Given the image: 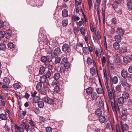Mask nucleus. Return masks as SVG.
Listing matches in <instances>:
<instances>
[{
	"mask_svg": "<svg viewBox=\"0 0 132 132\" xmlns=\"http://www.w3.org/2000/svg\"><path fill=\"white\" fill-rule=\"evenodd\" d=\"M59 85V81L56 80H53L51 84V85L53 87L55 86H58Z\"/></svg>",
	"mask_w": 132,
	"mask_h": 132,
	"instance_id": "nucleus-23",
	"label": "nucleus"
},
{
	"mask_svg": "<svg viewBox=\"0 0 132 132\" xmlns=\"http://www.w3.org/2000/svg\"><path fill=\"white\" fill-rule=\"evenodd\" d=\"M14 44L10 42L7 44V46L9 48L12 49L14 47Z\"/></svg>",
	"mask_w": 132,
	"mask_h": 132,
	"instance_id": "nucleus-42",
	"label": "nucleus"
},
{
	"mask_svg": "<svg viewBox=\"0 0 132 132\" xmlns=\"http://www.w3.org/2000/svg\"><path fill=\"white\" fill-rule=\"evenodd\" d=\"M61 51V50L59 47L56 48L54 52V55L55 56L58 55Z\"/></svg>",
	"mask_w": 132,
	"mask_h": 132,
	"instance_id": "nucleus-14",
	"label": "nucleus"
},
{
	"mask_svg": "<svg viewBox=\"0 0 132 132\" xmlns=\"http://www.w3.org/2000/svg\"><path fill=\"white\" fill-rule=\"evenodd\" d=\"M50 59V57L48 56H43L41 57V61L43 63H45V66L48 65L49 63V60Z\"/></svg>",
	"mask_w": 132,
	"mask_h": 132,
	"instance_id": "nucleus-3",
	"label": "nucleus"
},
{
	"mask_svg": "<svg viewBox=\"0 0 132 132\" xmlns=\"http://www.w3.org/2000/svg\"><path fill=\"white\" fill-rule=\"evenodd\" d=\"M114 39L116 42L119 43L121 42L122 38L120 35H117L115 36Z\"/></svg>",
	"mask_w": 132,
	"mask_h": 132,
	"instance_id": "nucleus-18",
	"label": "nucleus"
},
{
	"mask_svg": "<svg viewBox=\"0 0 132 132\" xmlns=\"http://www.w3.org/2000/svg\"><path fill=\"white\" fill-rule=\"evenodd\" d=\"M95 53L96 56L98 58H100L101 57V55L100 51L99 49H96Z\"/></svg>",
	"mask_w": 132,
	"mask_h": 132,
	"instance_id": "nucleus-40",
	"label": "nucleus"
},
{
	"mask_svg": "<svg viewBox=\"0 0 132 132\" xmlns=\"http://www.w3.org/2000/svg\"><path fill=\"white\" fill-rule=\"evenodd\" d=\"M6 48V47L4 43H0V50L4 51Z\"/></svg>",
	"mask_w": 132,
	"mask_h": 132,
	"instance_id": "nucleus-28",
	"label": "nucleus"
},
{
	"mask_svg": "<svg viewBox=\"0 0 132 132\" xmlns=\"http://www.w3.org/2000/svg\"><path fill=\"white\" fill-rule=\"evenodd\" d=\"M40 99V98L39 96H36L33 98V101L34 103H37L39 101Z\"/></svg>",
	"mask_w": 132,
	"mask_h": 132,
	"instance_id": "nucleus-41",
	"label": "nucleus"
},
{
	"mask_svg": "<svg viewBox=\"0 0 132 132\" xmlns=\"http://www.w3.org/2000/svg\"><path fill=\"white\" fill-rule=\"evenodd\" d=\"M123 87H124V88L126 91L128 92H129L130 91V90L131 89V86L128 84L127 85H125V86Z\"/></svg>",
	"mask_w": 132,
	"mask_h": 132,
	"instance_id": "nucleus-25",
	"label": "nucleus"
},
{
	"mask_svg": "<svg viewBox=\"0 0 132 132\" xmlns=\"http://www.w3.org/2000/svg\"><path fill=\"white\" fill-rule=\"evenodd\" d=\"M61 60V58L59 57H57L55 58V63L56 64H57L60 62Z\"/></svg>",
	"mask_w": 132,
	"mask_h": 132,
	"instance_id": "nucleus-61",
	"label": "nucleus"
},
{
	"mask_svg": "<svg viewBox=\"0 0 132 132\" xmlns=\"http://www.w3.org/2000/svg\"><path fill=\"white\" fill-rule=\"evenodd\" d=\"M69 48V46L66 43L64 44L63 45L62 47V50L63 51H67Z\"/></svg>",
	"mask_w": 132,
	"mask_h": 132,
	"instance_id": "nucleus-13",
	"label": "nucleus"
},
{
	"mask_svg": "<svg viewBox=\"0 0 132 132\" xmlns=\"http://www.w3.org/2000/svg\"><path fill=\"white\" fill-rule=\"evenodd\" d=\"M11 127L13 132H15L16 130L18 132H24V131L22 127L19 126L16 124H15L14 126H12Z\"/></svg>",
	"mask_w": 132,
	"mask_h": 132,
	"instance_id": "nucleus-2",
	"label": "nucleus"
},
{
	"mask_svg": "<svg viewBox=\"0 0 132 132\" xmlns=\"http://www.w3.org/2000/svg\"><path fill=\"white\" fill-rule=\"evenodd\" d=\"M90 73L92 76H94L95 75L96 73L95 70V68L92 67L90 68Z\"/></svg>",
	"mask_w": 132,
	"mask_h": 132,
	"instance_id": "nucleus-49",
	"label": "nucleus"
},
{
	"mask_svg": "<svg viewBox=\"0 0 132 132\" xmlns=\"http://www.w3.org/2000/svg\"><path fill=\"white\" fill-rule=\"evenodd\" d=\"M4 22L2 21H0V28L2 29V31H4L5 26L4 25Z\"/></svg>",
	"mask_w": 132,
	"mask_h": 132,
	"instance_id": "nucleus-34",
	"label": "nucleus"
},
{
	"mask_svg": "<svg viewBox=\"0 0 132 132\" xmlns=\"http://www.w3.org/2000/svg\"><path fill=\"white\" fill-rule=\"evenodd\" d=\"M118 81V78L117 76H114L112 79V82L114 84H117Z\"/></svg>",
	"mask_w": 132,
	"mask_h": 132,
	"instance_id": "nucleus-38",
	"label": "nucleus"
},
{
	"mask_svg": "<svg viewBox=\"0 0 132 132\" xmlns=\"http://www.w3.org/2000/svg\"><path fill=\"white\" fill-rule=\"evenodd\" d=\"M21 126L23 129H26V131H28L30 129V126L24 122L21 123Z\"/></svg>",
	"mask_w": 132,
	"mask_h": 132,
	"instance_id": "nucleus-5",
	"label": "nucleus"
},
{
	"mask_svg": "<svg viewBox=\"0 0 132 132\" xmlns=\"http://www.w3.org/2000/svg\"><path fill=\"white\" fill-rule=\"evenodd\" d=\"M45 71V68L44 67H41L39 69V74L41 75H42L44 73Z\"/></svg>",
	"mask_w": 132,
	"mask_h": 132,
	"instance_id": "nucleus-24",
	"label": "nucleus"
},
{
	"mask_svg": "<svg viewBox=\"0 0 132 132\" xmlns=\"http://www.w3.org/2000/svg\"><path fill=\"white\" fill-rule=\"evenodd\" d=\"M112 91L108 92V98L109 103L111 105L112 109L115 114V116H117V111H119L118 104L117 102H113V99Z\"/></svg>",
	"mask_w": 132,
	"mask_h": 132,
	"instance_id": "nucleus-1",
	"label": "nucleus"
},
{
	"mask_svg": "<svg viewBox=\"0 0 132 132\" xmlns=\"http://www.w3.org/2000/svg\"><path fill=\"white\" fill-rule=\"evenodd\" d=\"M96 91L98 94H102L103 92V89L101 88H99L96 89Z\"/></svg>",
	"mask_w": 132,
	"mask_h": 132,
	"instance_id": "nucleus-45",
	"label": "nucleus"
},
{
	"mask_svg": "<svg viewBox=\"0 0 132 132\" xmlns=\"http://www.w3.org/2000/svg\"><path fill=\"white\" fill-rule=\"evenodd\" d=\"M42 83L40 82L38 83L36 86V88L37 90H40L42 88Z\"/></svg>",
	"mask_w": 132,
	"mask_h": 132,
	"instance_id": "nucleus-31",
	"label": "nucleus"
},
{
	"mask_svg": "<svg viewBox=\"0 0 132 132\" xmlns=\"http://www.w3.org/2000/svg\"><path fill=\"white\" fill-rule=\"evenodd\" d=\"M47 78L45 75L42 76L40 79V82L42 84L45 83L46 82Z\"/></svg>",
	"mask_w": 132,
	"mask_h": 132,
	"instance_id": "nucleus-27",
	"label": "nucleus"
},
{
	"mask_svg": "<svg viewBox=\"0 0 132 132\" xmlns=\"http://www.w3.org/2000/svg\"><path fill=\"white\" fill-rule=\"evenodd\" d=\"M109 81H105V84L107 92L112 91L110 90L108 86Z\"/></svg>",
	"mask_w": 132,
	"mask_h": 132,
	"instance_id": "nucleus-57",
	"label": "nucleus"
},
{
	"mask_svg": "<svg viewBox=\"0 0 132 132\" xmlns=\"http://www.w3.org/2000/svg\"><path fill=\"white\" fill-rule=\"evenodd\" d=\"M128 114L126 110H123L122 111V114L121 115V119L123 121H126L127 120V116Z\"/></svg>",
	"mask_w": 132,
	"mask_h": 132,
	"instance_id": "nucleus-4",
	"label": "nucleus"
},
{
	"mask_svg": "<svg viewBox=\"0 0 132 132\" xmlns=\"http://www.w3.org/2000/svg\"><path fill=\"white\" fill-rule=\"evenodd\" d=\"M96 115L99 117L101 116L102 113V111L101 109H97L95 112Z\"/></svg>",
	"mask_w": 132,
	"mask_h": 132,
	"instance_id": "nucleus-20",
	"label": "nucleus"
},
{
	"mask_svg": "<svg viewBox=\"0 0 132 132\" xmlns=\"http://www.w3.org/2000/svg\"><path fill=\"white\" fill-rule=\"evenodd\" d=\"M98 120L99 122L101 124L105 123L106 120L105 117L102 116L99 117Z\"/></svg>",
	"mask_w": 132,
	"mask_h": 132,
	"instance_id": "nucleus-10",
	"label": "nucleus"
},
{
	"mask_svg": "<svg viewBox=\"0 0 132 132\" xmlns=\"http://www.w3.org/2000/svg\"><path fill=\"white\" fill-rule=\"evenodd\" d=\"M31 96L33 98L35 97L36 96H38L37 95V93L36 91H32L31 92Z\"/></svg>",
	"mask_w": 132,
	"mask_h": 132,
	"instance_id": "nucleus-54",
	"label": "nucleus"
},
{
	"mask_svg": "<svg viewBox=\"0 0 132 132\" xmlns=\"http://www.w3.org/2000/svg\"><path fill=\"white\" fill-rule=\"evenodd\" d=\"M11 31L6 32L4 34V36L7 39H9L11 37Z\"/></svg>",
	"mask_w": 132,
	"mask_h": 132,
	"instance_id": "nucleus-21",
	"label": "nucleus"
},
{
	"mask_svg": "<svg viewBox=\"0 0 132 132\" xmlns=\"http://www.w3.org/2000/svg\"><path fill=\"white\" fill-rule=\"evenodd\" d=\"M103 74L104 78L105 79V81H109V77L107 75V72H108L107 70L106 69V68L104 69L103 70Z\"/></svg>",
	"mask_w": 132,
	"mask_h": 132,
	"instance_id": "nucleus-8",
	"label": "nucleus"
},
{
	"mask_svg": "<svg viewBox=\"0 0 132 132\" xmlns=\"http://www.w3.org/2000/svg\"><path fill=\"white\" fill-rule=\"evenodd\" d=\"M99 107L101 109H103L104 108V102L102 100L99 102Z\"/></svg>",
	"mask_w": 132,
	"mask_h": 132,
	"instance_id": "nucleus-33",
	"label": "nucleus"
},
{
	"mask_svg": "<svg viewBox=\"0 0 132 132\" xmlns=\"http://www.w3.org/2000/svg\"><path fill=\"white\" fill-rule=\"evenodd\" d=\"M31 96L33 98L35 97L36 96H38L37 95V93L36 91H32L31 92Z\"/></svg>",
	"mask_w": 132,
	"mask_h": 132,
	"instance_id": "nucleus-55",
	"label": "nucleus"
},
{
	"mask_svg": "<svg viewBox=\"0 0 132 132\" xmlns=\"http://www.w3.org/2000/svg\"><path fill=\"white\" fill-rule=\"evenodd\" d=\"M29 121V124H30L31 126L33 127L36 126V123L32 119H31Z\"/></svg>",
	"mask_w": 132,
	"mask_h": 132,
	"instance_id": "nucleus-51",
	"label": "nucleus"
},
{
	"mask_svg": "<svg viewBox=\"0 0 132 132\" xmlns=\"http://www.w3.org/2000/svg\"><path fill=\"white\" fill-rule=\"evenodd\" d=\"M121 73L122 77H123L122 78H126L128 76V75L127 71L124 69L122 70L121 72Z\"/></svg>",
	"mask_w": 132,
	"mask_h": 132,
	"instance_id": "nucleus-6",
	"label": "nucleus"
},
{
	"mask_svg": "<svg viewBox=\"0 0 132 132\" xmlns=\"http://www.w3.org/2000/svg\"><path fill=\"white\" fill-rule=\"evenodd\" d=\"M47 102L50 104H53L54 103V101L53 99L48 98L47 101Z\"/></svg>",
	"mask_w": 132,
	"mask_h": 132,
	"instance_id": "nucleus-56",
	"label": "nucleus"
},
{
	"mask_svg": "<svg viewBox=\"0 0 132 132\" xmlns=\"http://www.w3.org/2000/svg\"><path fill=\"white\" fill-rule=\"evenodd\" d=\"M120 124L122 130H125V131H127L129 129V126L127 124H123L122 122H121Z\"/></svg>",
	"mask_w": 132,
	"mask_h": 132,
	"instance_id": "nucleus-9",
	"label": "nucleus"
},
{
	"mask_svg": "<svg viewBox=\"0 0 132 132\" xmlns=\"http://www.w3.org/2000/svg\"><path fill=\"white\" fill-rule=\"evenodd\" d=\"M116 91L118 93L120 92L121 90V86L120 85H118L116 87Z\"/></svg>",
	"mask_w": 132,
	"mask_h": 132,
	"instance_id": "nucleus-44",
	"label": "nucleus"
},
{
	"mask_svg": "<svg viewBox=\"0 0 132 132\" xmlns=\"http://www.w3.org/2000/svg\"><path fill=\"white\" fill-rule=\"evenodd\" d=\"M31 96L33 98L35 97L36 96H38L37 95V93L36 91H32L31 92Z\"/></svg>",
	"mask_w": 132,
	"mask_h": 132,
	"instance_id": "nucleus-53",
	"label": "nucleus"
},
{
	"mask_svg": "<svg viewBox=\"0 0 132 132\" xmlns=\"http://www.w3.org/2000/svg\"><path fill=\"white\" fill-rule=\"evenodd\" d=\"M66 69L64 65H62L60 67V72L61 73H63L65 72Z\"/></svg>",
	"mask_w": 132,
	"mask_h": 132,
	"instance_id": "nucleus-46",
	"label": "nucleus"
},
{
	"mask_svg": "<svg viewBox=\"0 0 132 132\" xmlns=\"http://www.w3.org/2000/svg\"><path fill=\"white\" fill-rule=\"evenodd\" d=\"M92 99L96 101L98 97V95L96 92H93L91 95Z\"/></svg>",
	"mask_w": 132,
	"mask_h": 132,
	"instance_id": "nucleus-17",
	"label": "nucleus"
},
{
	"mask_svg": "<svg viewBox=\"0 0 132 132\" xmlns=\"http://www.w3.org/2000/svg\"><path fill=\"white\" fill-rule=\"evenodd\" d=\"M93 61L90 57H88L87 58V63L88 65H90L91 64Z\"/></svg>",
	"mask_w": 132,
	"mask_h": 132,
	"instance_id": "nucleus-63",
	"label": "nucleus"
},
{
	"mask_svg": "<svg viewBox=\"0 0 132 132\" xmlns=\"http://www.w3.org/2000/svg\"><path fill=\"white\" fill-rule=\"evenodd\" d=\"M93 91L92 88L90 87L87 88L86 90V93L88 95L92 94Z\"/></svg>",
	"mask_w": 132,
	"mask_h": 132,
	"instance_id": "nucleus-29",
	"label": "nucleus"
},
{
	"mask_svg": "<svg viewBox=\"0 0 132 132\" xmlns=\"http://www.w3.org/2000/svg\"><path fill=\"white\" fill-rule=\"evenodd\" d=\"M114 48L116 50H118L120 48V44L118 42H116L113 44Z\"/></svg>",
	"mask_w": 132,
	"mask_h": 132,
	"instance_id": "nucleus-19",
	"label": "nucleus"
},
{
	"mask_svg": "<svg viewBox=\"0 0 132 132\" xmlns=\"http://www.w3.org/2000/svg\"><path fill=\"white\" fill-rule=\"evenodd\" d=\"M0 118L3 120H5L7 119L6 115L4 114H2L0 115Z\"/></svg>",
	"mask_w": 132,
	"mask_h": 132,
	"instance_id": "nucleus-60",
	"label": "nucleus"
},
{
	"mask_svg": "<svg viewBox=\"0 0 132 132\" xmlns=\"http://www.w3.org/2000/svg\"><path fill=\"white\" fill-rule=\"evenodd\" d=\"M60 75L59 73H55L54 75V78L56 80H57L60 78Z\"/></svg>",
	"mask_w": 132,
	"mask_h": 132,
	"instance_id": "nucleus-35",
	"label": "nucleus"
},
{
	"mask_svg": "<svg viewBox=\"0 0 132 132\" xmlns=\"http://www.w3.org/2000/svg\"><path fill=\"white\" fill-rule=\"evenodd\" d=\"M65 67V68L67 69H69L70 66V64L68 62L63 65Z\"/></svg>",
	"mask_w": 132,
	"mask_h": 132,
	"instance_id": "nucleus-64",
	"label": "nucleus"
},
{
	"mask_svg": "<svg viewBox=\"0 0 132 132\" xmlns=\"http://www.w3.org/2000/svg\"><path fill=\"white\" fill-rule=\"evenodd\" d=\"M116 32L119 35H122L124 34L125 31L122 28L119 27L117 29Z\"/></svg>",
	"mask_w": 132,
	"mask_h": 132,
	"instance_id": "nucleus-7",
	"label": "nucleus"
},
{
	"mask_svg": "<svg viewBox=\"0 0 132 132\" xmlns=\"http://www.w3.org/2000/svg\"><path fill=\"white\" fill-rule=\"evenodd\" d=\"M50 66H49V70H48L45 74V75L46 77L47 78H49L51 76V75L52 74V73L51 71L50 70Z\"/></svg>",
	"mask_w": 132,
	"mask_h": 132,
	"instance_id": "nucleus-36",
	"label": "nucleus"
},
{
	"mask_svg": "<svg viewBox=\"0 0 132 132\" xmlns=\"http://www.w3.org/2000/svg\"><path fill=\"white\" fill-rule=\"evenodd\" d=\"M72 20L74 21H78L80 19L79 17L77 16L76 15H73L72 17Z\"/></svg>",
	"mask_w": 132,
	"mask_h": 132,
	"instance_id": "nucleus-58",
	"label": "nucleus"
},
{
	"mask_svg": "<svg viewBox=\"0 0 132 132\" xmlns=\"http://www.w3.org/2000/svg\"><path fill=\"white\" fill-rule=\"evenodd\" d=\"M122 97H123L125 100L127 99L129 97V95L128 93L126 92H123L122 94Z\"/></svg>",
	"mask_w": 132,
	"mask_h": 132,
	"instance_id": "nucleus-16",
	"label": "nucleus"
},
{
	"mask_svg": "<svg viewBox=\"0 0 132 132\" xmlns=\"http://www.w3.org/2000/svg\"><path fill=\"white\" fill-rule=\"evenodd\" d=\"M121 52L123 53H125L127 51V49L126 47L124 46H122L120 48Z\"/></svg>",
	"mask_w": 132,
	"mask_h": 132,
	"instance_id": "nucleus-50",
	"label": "nucleus"
},
{
	"mask_svg": "<svg viewBox=\"0 0 132 132\" xmlns=\"http://www.w3.org/2000/svg\"><path fill=\"white\" fill-rule=\"evenodd\" d=\"M130 59L128 56H125L123 57V61L124 63H128L130 62Z\"/></svg>",
	"mask_w": 132,
	"mask_h": 132,
	"instance_id": "nucleus-12",
	"label": "nucleus"
},
{
	"mask_svg": "<svg viewBox=\"0 0 132 132\" xmlns=\"http://www.w3.org/2000/svg\"><path fill=\"white\" fill-rule=\"evenodd\" d=\"M38 103V107L40 108H43L44 106V103L43 101H39Z\"/></svg>",
	"mask_w": 132,
	"mask_h": 132,
	"instance_id": "nucleus-30",
	"label": "nucleus"
},
{
	"mask_svg": "<svg viewBox=\"0 0 132 132\" xmlns=\"http://www.w3.org/2000/svg\"><path fill=\"white\" fill-rule=\"evenodd\" d=\"M62 15L64 17H66L68 16V11L66 9H64L62 11Z\"/></svg>",
	"mask_w": 132,
	"mask_h": 132,
	"instance_id": "nucleus-22",
	"label": "nucleus"
},
{
	"mask_svg": "<svg viewBox=\"0 0 132 132\" xmlns=\"http://www.w3.org/2000/svg\"><path fill=\"white\" fill-rule=\"evenodd\" d=\"M3 82L4 84L8 85L10 83V79L8 78L5 77L3 79Z\"/></svg>",
	"mask_w": 132,
	"mask_h": 132,
	"instance_id": "nucleus-26",
	"label": "nucleus"
},
{
	"mask_svg": "<svg viewBox=\"0 0 132 132\" xmlns=\"http://www.w3.org/2000/svg\"><path fill=\"white\" fill-rule=\"evenodd\" d=\"M13 87L14 89L15 90L18 89L20 87V85L18 83L14 84L13 85Z\"/></svg>",
	"mask_w": 132,
	"mask_h": 132,
	"instance_id": "nucleus-47",
	"label": "nucleus"
},
{
	"mask_svg": "<svg viewBox=\"0 0 132 132\" xmlns=\"http://www.w3.org/2000/svg\"><path fill=\"white\" fill-rule=\"evenodd\" d=\"M62 25L63 27H65L68 25V21L66 19L64 20L62 22Z\"/></svg>",
	"mask_w": 132,
	"mask_h": 132,
	"instance_id": "nucleus-59",
	"label": "nucleus"
},
{
	"mask_svg": "<svg viewBox=\"0 0 132 132\" xmlns=\"http://www.w3.org/2000/svg\"><path fill=\"white\" fill-rule=\"evenodd\" d=\"M83 52L86 54H88L89 53V49L87 47H83Z\"/></svg>",
	"mask_w": 132,
	"mask_h": 132,
	"instance_id": "nucleus-37",
	"label": "nucleus"
},
{
	"mask_svg": "<svg viewBox=\"0 0 132 132\" xmlns=\"http://www.w3.org/2000/svg\"><path fill=\"white\" fill-rule=\"evenodd\" d=\"M120 83L122 86L123 87L128 84L127 79L126 78H122L120 80Z\"/></svg>",
	"mask_w": 132,
	"mask_h": 132,
	"instance_id": "nucleus-11",
	"label": "nucleus"
},
{
	"mask_svg": "<svg viewBox=\"0 0 132 132\" xmlns=\"http://www.w3.org/2000/svg\"><path fill=\"white\" fill-rule=\"evenodd\" d=\"M60 89L58 86H56L54 88V91L56 93L60 94Z\"/></svg>",
	"mask_w": 132,
	"mask_h": 132,
	"instance_id": "nucleus-39",
	"label": "nucleus"
},
{
	"mask_svg": "<svg viewBox=\"0 0 132 132\" xmlns=\"http://www.w3.org/2000/svg\"><path fill=\"white\" fill-rule=\"evenodd\" d=\"M127 6L129 10H132V3L131 2H128L127 3Z\"/></svg>",
	"mask_w": 132,
	"mask_h": 132,
	"instance_id": "nucleus-43",
	"label": "nucleus"
},
{
	"mask_svg": "<svg viewBox=\"0 0 132 132\" xmlns=\"http://www.w3.org/2000/svg\"><path fill=\"white\" fill-rule=\"evenodd\" d=\"M31 96L33 98L35 97L36 96H38L37 95V93L36 91H32L31 92Z\"/></svg>",
	"mask_w": 132,
	"mask_h": 132,
	"instance_id": "nucleus-52",
	"label": "nucleus"
},
{
	"mask_svg": "<svg viewBox=\"0 0 132 132\" xmlns=\"http://www.w3.org/2000/svg\"><path fill=\"white\" fill-rule=\"evenodd\" d=\"M111 24L112 26H116L118 23L117 21L116 18H113L111 20Z\"/></svg>",
	"mask_w": 132,
	"mask_h": 132,
	"instance_id": "nucleus-15",
	"label": "nucleus"
},
{
	"mask_svg": "<svg viewBox=\"0 0 132 132\" xmlns=\"http://www.w3.org/2000/svg\"><path fill=\"white\" fill-rule=\"evenodd\" d=\"M101 62L102 65L103 66L105 64L106 62V58L105 57L103 56L102 58Z\"/></svg>",
	"mask_w": 132,
	"mask_h": 132,
	"instance_id": "nucleus-62",
	"label": "nucleus"
},
{
	"mask_svg": "<svg viewBox=\"0 0 132 132\" xmlns=\"http://www.w3.org/2000/svg\"><path fill=\"white\" fill-rule=\"evenodd\" d=\"M118 102L120 104H123L125 102V99L122 97H120L118 98Z\"/></svg>",
	"mask_w": 132,
	"mask_h": 132,
	"instance_id": "nucleus-32",
	"label": "nucleus"
},
{
	"mask_svg": "<svg viewBox=\"0 0 132 132\" xmlns=\"http://www.w3.org/2000/svg\"><path fill=\"white\" fill-rule=\"evenodd\" d=\"M107 65L112 70L114 69V65L113 64L111 63L110 62H107Z\"/></svg>",
	"mask_w": 132,
	"mask_h": 132,
	"instance_id": "nucleus-48",
	"label": "nucleus"
}]
</instances>
